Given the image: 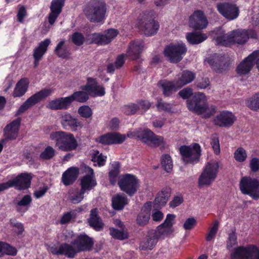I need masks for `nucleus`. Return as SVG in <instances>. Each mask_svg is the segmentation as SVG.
<instances>
[{"label": "nucleus", "mask_w": 259, "mask_h": 259, "mask_svg": "<svg viewBox=\"0 0 259 259\" xmlns=\"http://www.w3.org/2000/svg\"><path fill=\"white\" fill-rule=\"evenodd\" d=\"M109 231L111 236L115 239L123 240L128 237L127 231L125 228H121L120 230H118L114 228H110Z\"/></svg>", "instance_id": "37998d69"}, {"label": "nucleus", "mask_w": 259, "mask_h": 259, "mask_svg": "<svg viewBox=\"0 0 259 259\" xmlns=\"http://www.w3.org/2000/svg\"><path fill=\"white\" fill-rule=\"evenodd\" d=\"M69 97L59 98L50 101L47 105L49 109L54 110L67 109L70 105Z\"/></svg>", "instance_id": "b1692460"}, {"label": "nucleus", "mask_w": 259, "mask_h": 259, "mask_svg": "<svg viewBox=\"0 0 259 259\" xmlns=\"http://www.w3.org/2000/svg\"><path fill=\"white\" fill-rule=\"evenodd\" d=\"M139 109V107L138 105L135 103H131L122 107V112L128 115L135 114Z\"/></svg>", "instance_id": "5fc2aeb1"}, {"label": "nucleus", "mask_w": 259, "mask_h": 259, "mask_svg": "<svg viewBox=\"0 0 259 259\" xmlns=\"http://www.w3.org/2000/svg\"><path fill=\"white\" fill-rule=\"evenodd\" d=\"M207 24V18L200 10L195 11L190 17V26L194 29H203L206 27Z\"/></svg>", "instance_id": "dca6fc26"}, {"label": "nucleus", "mask_w": 259, "mask_h": 259, "mask_svg": "<svg viewBox=\"0 0 259 259\" xmlns=\"http://www.w3.org/2000/svg\"><path fill=\"white\" fill-rule=\"evenodd\" d=\"M215 180L211 176L202 171L198 180V185L199 187L204 186H210Z\"/></svg>", "instance_id": "49530a36"}, {"label": "nucleus", "mask_w": 259, "mask_h": 259, "mask_svg": "<svg viewBox=\"0 0 259 259\" xmlns=\"http://www.w3.org/2000/svg\"><path fill=\"white\" fill-rule=\"evenodd\" d=\"M161 163L164 169L167 172L171 171L173 167L171 158L169 155H163L161 158Z\"/></svg>", "instance_id": "3c124183"}, {"label": "nucleus", "mask_w": 259, "mask_h": 259, "mask_svg": "<svg viewBox=\"0 0 259 259\" xmlns=\"http://www.w3.org/2000/svg\"><path fill=\"white\" fill-rule=\"evenodd\" d=\"M92 160L94 162H97L99 166H103L106 162V156H103L98 151H95L92 154Z\"/></svg>", "instance_id": "6e6d98bb"}, {"label": "nucleus", "mask_w": 259, "mask_h": 259, "mask_svg": "<svg viewBox=\"0 0 259 259\" xmlns=\"http://www.w3.org/2000/svg\"><path fill=\"white\" fill-rule=\"evenodd\" d=\"M219 222H215L213 226L210 229L209 232L206 237V240L207 241H211L214 238L218 230Z\"/></svg>", "instance_id": "69168bd1"}, {"label": "nucleus", "mask_w": 259, "mask_h": 259, "mask_svg": "<svg viewBox=\"0 0 259 259\" xmlns=\"http://www.w3.org/2000/svg\"><path fill=\"white\" fill-rule=\"evenodd\" d=\"M235 120L236 117L232 112L224 111L217 115L214 121L215 124L220 127H229Z\"/></svg>", "instance_id": "aec40b11"}, {"label": "nucleus", "mask_w": 259, "mask_h": 259, "mask_svg": "<svg viewBox=\"0 0 259 259\" xmlns=\"http://www.w3.org/2000/svg\"><path fill=\"white\" fill-rule=\"evenodd\" d=\"M54 53L59 58L62 59H68L71 55L70 50L66 41L64 39H61L56 46Z\"/></svg>", "instance_id": "473e14b6"}, {"label": "nucleus", "mask_w": 259, "mask_h": 259, "mask_svg": "<svg viewBox=\"0 0 259 259\" xmlns=\"http://www.w3.org/2000/svg\"><path fill=\"white\" fill-rule=\"evenodd\" d=\"M76 218V213L74 210L67 211L64 213L60 220L61 225L68 224Z\"/></svg>", "instance_id": "8fccbe9b"}, {"label": "nucleus", "mask_w": 259, "mask_h": 259, "mask_svg": "<svg viewBox=\"0 0 259 259\" xmlns=\"http://www.w3.org/2000/svg\"><path fill=\"white\" fill-rule=\"evenodd\" d=\"M195 78L194 73L189 70H184L178 76L176 81V84L178 87L181 88L184 85L191 82Z\"/></svg>", "instance_id": "c756f323"}, {"label": "nucleus", "mask_w": 259, "mask_h": 259, "mask_svg": "<svg viewBox=\"0 0 259 259\" xmlns=\"http://www.w3.org/2000/svg\"><path fill=\"white\" fill-rule=\"evenodd\" d=\"M89 94L87 91H77L74 92L71 95L68 96L71 103L75 101L79 103H85L89 99Z\"/></svg>", "instance_id": "79ce46f5"}, {"label": "nucleus", "mask_w": 259, "mask_h": 259, "mask_svg": "<svg viewBox=\"0 0 259 259\" xmlns=\"http://www.w3.org/2000/svg\"><path fill=\"white\" fill-rule=\"evenodd\" d=\"M232 259H259L258 249L254 245L239 247L231 254Z\"/></svg>", "instance_id": "f8f14e48"}, {"label": "nucleus", "mask_w": 259, "mask_h": 259, "mask_svg": "<svg viewBox=\"0 0 259 259\" xmlns=\"http://www.w3.org/2000/svg\"><path fill=\"white\" fill-rule=\"evenodd\" d=\"M121 191L130 196L134 195L139 187V180L134 175L125 174L123 175L118 182Z\"/></svg>", "instance_id": "9d476101"}, {"label": "nucleus", "mask_w": 259, "mask_h": 259, "mask_svg": "<svg viewBox=\"0 0 259 259\" xmlns=\"http://www.w3.org/2000/svg\"><path fill=\"white\" fill-rule=\"evenodd\" d=\"M53 92V90L45 89L34 94L19 107L17 112V114H21L27 109L38 103L40 100L50 95Z\"/></svg>", "instance_id": "9b49d317"}, {"label": "nucleus", "mask_w": 259, "mask_h": 259, "mask_svg": "<svg viewBox=\"0 0 259 259\" xmlns=\"http://www.w3.org/2000/svg\"><path fill=\"white\" fill-rule=\"evenodd\" d=\"M187 51L185 44L179 41L167 46L164 49V54L170 63H177L183 59Z\"/></svg>", "instance_id": "423d86ee"}, {"label": "nucleus", "mask_w": 259, "mask_h": 259, "mask_svg": "<svg viewBox=\"0 0 259 259\" xmlns=\"http://www.w3.org/2000/svg\"><path fill=\"white\" fill-rule=\"evenodd\" d=\"M89 224L96 231L102 230L104 224L100 217L98 215V211L97 208L91 210L90 216L88 219Z\"/></svg>", "instance_id": "bb28decb"}, {"label": "nucleus", "mask_w": 259, "mask_h": 259, "mask_svg": "<svg viewBox=\"0 0 259 259\" xmlns=\"http://www.w3.org/2000/svg\"><path fill=\"white\" fill-rule=\"evenodd\" d=\"M128 137L134 138L137 137L140 139L142 142L148 145L152 136H153V133L149 129L140 130L133 133H128Z\"/></svg>", "instance_id": "2f4dec72"}, {"label": "nucleus", "mask_w": 259, "mask_h": 259, "mask_svg": "<svg viewBox=\"0 0 259 259\" xmlns=\"http://www.w3.org/2000/svg\"><path fill=\"white\" fill-rule=\"evenodd\" d=\"M217 8L221 15L230 20L235 19L238 16V8L234 4L220 3L217 5Z\"/></svg>", "instance_id": "2eb2a0df"}, {"label": "nucleus", "mask_w": 259, "mask_h": 259, "mask_svg": "<svg viewBox=\"0 0 259 259\" xmlns=\"http://www.w3.org/2000/svg\"><path fill=\"white\" fill-rule=\"evenodd\" d=\"M159 238L153 230L148 232V236L145 240L142 241L140 247L142 250H152L156 245Z\"/></svg>", "instance_id": "7c9ffc66"}, {"label": "nucleus", "mask_w": 259, "mask_h": 259, "mask_svg": "<svg viewBox=\"0 0 259 259\" xmlns=\"http://www.w3.org/2000/svg\"><path fill=\"white\" fill-rule=\"evenodd\" d=\"M93 245L91 238L86 235H80L76 237L74 245L65 242L50 246L48 249L53 255H64L69 258H73L80 251L91 250Z\"/></svg>", "instance_id": "f257e3e1"}, {"label": "nucleus", "mask_w": 259, "mask_h": 259, "mask_svg": "<svg viewBox=\"0 0 259 259\" xmlns=\"http://www.w3.org/2000/svg\"><path fill=\"white\" fill-rule=\"evenodd\" d=\"M65 0H53L50 6L51 12L48 16L49 23L53 25L61 12L64 4Z\"/></svg>", "instance_id": "4be33fe9"}, {"label": "nucleus", "mask_w": 259, "mask_h": 259, "mask_svg": "<svg viewBox=\"0 0 259 259\" xmlns=\"http://www.w3.org/2000/svg\"><path fill=\"white\" fill-rule=\"evenodd\" d=\"M32 201L31 197L29 195H26L17 202L16 208L19 212H25L28 209V207Z\"/></svg>", "instance_id": "a18cd8bd"}, {"label": "nucleus", "mask_w": 259, "mask_h": 259, "mask_svg": "<svg viewBox=\"0 0 259 259\" xmlns=\"http://www.w3.org/2000/svg\"><path fill=\"white\" fill-rule=\"evenodd\" d=\"M84 193L81 189L71 188L68 191V199L73 204L79 203L83 199Z\"/></svg>", "instance_id": "c9c22d12"}, {"label": "nucleus", "mask_w": 259, "mask_h": 259, "mask_svg": "<svg viewBox=\"0 0 259 259\" xmlns=\"http://www.w3.org/2000/svg\"><path fill=\"white\" fill-rule=\"evenodd\" d=\"M3 254H6L9 255L15 256L17 254V250L14 247H13L9 244L5 243L4 244Z\"/></svg>", "instance_id": "0e129e2a"}, {"label": "nucleus", "mask_w": 259, "mask_h": 259, "mask_svg": "<svg viewBox=\"0 0 259 259\" xmlns=\"http://www.w3.org/2000/svg\"><path fill=\"white\" fill-rule=\"evenodd\" d=\"M106 4L101 0H92L84 8L83 13L93 22H100L105 18L106 13Z\"/></svg>", "instance_id": "39448f33"}, {"label": "nucleus", "mask_w": 259, "mask_h": 259, "mask_svg": "<svg viewBox=\"0 0 259 259\" xmlns=\"http://www.w3.org/2000/svg\"><path fill=\"white\" fill-rule=\"evenodd\" d=\"M127 137V135L118 133H110L111 144H121L126 140Z\"/></svg>", "instance_id": "603ef678"}, {"label": "nucleus", "mask_w": 259, "mask_h": 259, "mask_svg": "<svg viewBox=\"0 0 259 259\" xmlns=\"http://www.w3.org/2000/svg\"><path fill=\"white\" fill-rule=\"evenodd\" d=\"M29 84V80L27 78H22L16 83L13 92L14 98L23 96L27 91Z\"/></svg>", "instance_id": "cd10ccee"}, {"label": "nucleus", "mask_w": 259, "mask_h": 259, "mask_svg": "<svg viewBox=\"0 0 259 259\" xmlns=\"http://www.w3.org/2000/svg\"><path fill=\"white\" fill-rule=\"evenodd\" d=\"M234 158L237 161H244L247 158L246 151L242 147L238 148L234 152Z\"/></svg>", "instance_id": "680f3d73"}, {"label": "nucleus", "mask_w": 259, "mask_h": 259, "mask_svg": "<svg viewBox=\"0 0 259 259\" xmlns=\"http://www.w3.org/2000/svg\"><path fill=\"white\" fill-rule=\"evenodd\" d=\"M50 139L55 142V146L59 150L69 152L75 150L78 144L73 134L62 131L52 132Z\"/></svg>", "instance_id": "f03ea898"}, {"label": "nucleus", "mask_w": 259, "mask_h": 259, "mask_svg": "<svg viewBox=\"0 0 259 259\" xmlns=\"http://www.w3.org/2000/svg\"><path fill=\"white\" fill-rule=\"evenodd\" d=\"M78 113L83 118H89L92 116L93 111L89 106L83 105L79 107Z\"/></svg>", "instance_id": "bf43d9fd"}, {"label": "nucleus", "mask_w": 259, "mask_h": 259, "mask_svg": "<svg viewBox=\"0 0 259 259\" xmlns=\"http://www.w3.org/2000/svg\"><path fill=\"white\" fill-rule=\"evenodd\" d=\"M196 225V221L194 218L187 219L183 224V228L185 230H192Z\"/></svg>", "instance_id": "774afa93"}, {"label": "nucleus", "mask_w": 259, "mask_h": 259, "mask_svg": "<svg viewBox=\"0 0 259 259\" xmlns=\"http://www.w3.org/2000/svg\"><path fill=\"white\" fill-rule=\"evenodd\" d=\"M248 107L253 110L259 109V93L255 94L247 101Z\"/></svg>", "instance_id": "4d7b16f0"}, {"label": "nucleus", "mask_w": 259, "mask_h": 259, "mask_svg": "<svg viewBox=\"0 0 259 259\" xmlns=\"http://www.w3.org/2000/svg\"><path fill=\"white\" fill-rule=\"evenodd\" d=\"M136 26L148 36L156 34L159 28L158 23L154 19L153 11H145L141 13L137 18Z\"/></svg>", "instance_id": "7ed1b4c3"}, {"label": "nucleus", "mask_w": 259, "mask_h": 259, "mask_svg": "<svg viewBox=\"0 0 259 259\" xmlns=\"http://www.w3.org/2000/svg\"><path fill=\"white\" fill-rule=\"evenodd\" d=\"M72 40L75 45L79 46L83 43L84 38L82 34L75 32L72 35Z\"/></svg>", "instance_id": "338daca9"}, {"label": "nucleus", "mask_w": 259, "mask_h": 259, "mask_svg": "<svg viewBox=\"0 0 259 259\" xmlns=\"http://www.w3.org/2000/svg\"><path fill=\"white\" fill-rule=\"evenodd\" d=\"M182 159L185 163L194 164L199 161L201 155V147L197 143L189 146H182L179 149Z\"/></svg>", "instance_id": "1a4fd4ad"}, {"label": "nucleus", "mask_w": 259, "mask_h": 259, "mask_svg": "<svg viewBox=\"0 0 259 259\" xmlns=\"http://www.w3.org/2000/svg\"><path fill=\"white\" fill-rule=\"evenodd\" d=\"M170 192L168 188L163 189L158 192L154 200L155 204L159 207L163 206L170 197Z\"/></svg>", "instance_id": "4c0bfd02"}, {"label": "nucleus", "mask_w": 259, "mask_h": 259, "mask_svg": "<svg viewBox=\"0 0 259 259\" xmlns=\"http://www.w3.org/2000/svg\"><path fill=\"white\" fill-rule=\"evenodd\" d=\"M157 108L159 111L170 112L171 109V105L159 99L157 102Z\"/></svg>", "instance_id": "e2e57ef3"}, {"label": "nucleus", "mask_w": 259, "mask_h": 259, "mask_svg": "<svg viewBox=\"0 0 259 259\" xmlns=\"http://www.w3.org/2000/svg\"><path fill=\"white\" fill-rule=\"evenodd\" d=\"M113 168L109 171V176L110 181L112 184H114L116 182V178L119 174V163L115 162L112 164Z\"/></svg>", "instance_id": "052dcab7"}, {"label": "nucleus", "mask_w": 259, "mask_h": 259, "mask_svg": "<svg viewBox=\"0 0 259 259\" xmlns=\"http://www.w3.org/2000/svg\"><path fill=\"white\" fill-rule=\"evenodd\" d=\"M219 165L218 162L211 161L207 163L203 171L216 179L219 172Z\"/></svg>", "instance_id": "c03bdc74"}, {"label": "nucleus", "mask_w": 259, "mask_h": 259, "mask_svg": "<svg viewBox=\"0 0 259 259\" xmlns=\"http://www.w3.org/2000/svg\"><path fill=\"white\" fill-rule=\"evenodd\" d=\"M224 57L217 54H214L212 57L207 59L206 61L211 68L217 72H221L226 68V65L224 63Z\"/></svg>", "instance_id": "393cba45"}, {"label": "nucleus", "mask_w": 259, "mask_h": 259, "mask_svg": "<svg viewBox=\"0 0 259 259\" xmlns=\"http://www.w3.org/2000/svg\"><path fill=\"white\" fill-rule=\"evenodd\" d=\"M56 154L55 150L51 146H47L40 153V158L44 160H50L52 159Z\"/></svg>", "instance_id": "864d4df0"}, {"label": "nucleus", "mask_w": 259, "mask_h": 259, "mask_svg": "<svg viewBox=\"0 0 259 259\" xmlns=\"http://www.w3.org/2000/svg\"><path fill=\"white\" fill-rule=\"evenodd\" d=\"M153 231L155 233L159 239H164L171 234L173 232V229L161 224Z\"/></svg>", "instance_id": "a19ab883"}, {"label": "nucleus", "mask_w": 259, "mask_h": 259, "mask_svg": "<svg viewBox=\"0 0 259 259\" xmlns=\"http://www.w3.org/2000/svg\"><path fill=\"white\" fill-rule=\"evenodd\" d=\"M51 42L50 39H45L40 42L38 45L34 49L33 57L34 58V66L35 67L38 66L39 61L42 59L44 55L47 52Z\"/></svg>", "instance_id": "6ab92c4d"}, {"label": "nucleus", "mask_w": 259, "mask_h": 259, "mask_svg": "<svg viewBox=\"0 0 259 259\" xmlns=\"http://www.w3.org/2000/svg\"><path fill=\"white\" fill-rule=\"evenodd\" d=\"M158 85L162 88L165 96H169L180 89L176 84V80L174 81H160L158 82Z\"/></svg>", "instance_id": "72a5a7b5"}, {"label": "nucleus", "mask_w": 259, "mask_h": 259, "mask_svg": "<svg viewBox=\"0 0 259 259\" xmlns=\"http://www.w3.org/2000/svg\"><path fill=\"white\" fill-rule=\"evenodd\" d=\"M144 43L142 40H137L131 42L128 47L126 55L132 60H136L140 58L143 50Z\"/></svg>", "instance_id": "412c9836"}, {"label": "nucleus", "mask_w": 259, "mask_h": 259, "mask_svg": "<svg viewBox=\"0 0 259 259\" xmlns=\"http://www.w3.org/2000/svg\"><path fill=\"white\" fill-rule=\"evenodd\" d=\"M20 122V119L17 118L6 126L4 130L6 139L14 140L17 137Z\"/></svg>", "instance_id": "5701e85b"}, {"label": "nucleus", "mask_w": 259, "mask_h": 259, "mask_svg": "<svg viewBox=\"0 0 259 259\" xmlns=\"http://www.w3.org/2000/svg\"><path fill=\"white\" fill-rule=\"evenodd\" d=\"M85 171L88 174L80 179L81 189L85 193L91 190L97 185L93 169L90 167H85Z\"/></svg>", "instance_id": "a211bd4d"}, {"label": "nucleus", "mask_w": 259, "mask_h": 259, "mask_svg": "<svg viewBox=\"0 0 259 259\" xmlns=\"http://www.w3.org/2000/svg\"><path fill=\"white\" fill-rule=\"evenodd\" d=\"M60 119L62 127L66 130L76 132L83 126L82 123L80 121L67 112L61 114Z\"/></svg>", "instance_id": "ddd939ff"}, {"label": "nucleus", "mask_w": 259, "mask_h": 259, "mask_svg": "<svg viewBox=\"0 0 259 259\" xmlns=\"http://www.w3.org/2000/svg\"><path fill=\"white\" fill-rule=\"evenodd\" d=\"M78 175V168L74 167H70L63 174L62 182L65 186L70 185L75 182Z\"/></svg>", "instance_id": "c85d7f7f"}, {"label": "nucleus", "mask_w": 259, "mask_h": 259, "mask_svg": "<svg viewBox=\"0 0 259 259\" xmlns=\"http://www.w3.org/2000/svg\"><path fill=\"white\" fill-rule=\"evenodd\" d=\"M232 44L243 45L249 39L248 31L245 29H238L232 31Z\"/></svg>", "instance_id": "a878e982"}, {"label": "nucleus", "mask_w": 259, "mask_h": 259, "mask_svg": "<svg viewBox=\"0 0 259 259\" xmlns=\"http://www.w3.org/2000/svg\"><path fill=\"white\" fill-rule=\"evenodd\" d=\"M81 89L87 91L93 97L102 96L105 94L104 88L99 85L96 79L91 77L87 79V84Z\"/></svg>", "instance_id": "f3484780"}, {"label": "nucleus", "mask_w": 259, "mask_h": 259, "mask_svg": "<svg viewBox=\"0 0 259 259\" xmlns=\"http://www.w3.org/2000/svg\"><path fill=\"white\" fill-rule=\"evenodd\" d=\"M259 57V51H254L245 58L236 68L237 74L243 75L248 74L255 63V60Z\"/></svg>", "instance_id": "4468645a"}, {"label": "nucleus", "mask_w": 259, "mask_h": 259, "mask_svg": "<svg viewBox=\"0 0 259 259\" xmlns=\"http://www.w3.org/2000/svg\"><path fill=\"white\" fill-rule=\"evenodd\" d=\"M165 145L164 138L162 136H158L153 133V136L148 144V146L153 147H164Z\"/></svg>", "instance_id": "09e8293b"}, {"label": "nucleus", "mask_w": 259, "mask_h": 259, "mask_svg": "<svg viewBox=\"0 0 259 259\" xmlns=\"http://www.w3.org/2000/svg\"><path fill=\"white\" fill-rule=\"evenodd\" d=\"M91 38L93 42L99 45H106L110 42H104L107 40L106 39L109 38V35L106 31H105L104 34H102L100 33H94L92 34Z\"/></svg>", "instance_id": "de8ad7c7"}, {"label": "nucleus", "mask_w": 259, "mask_h": 259, "mask_svg": "<svg viewBox=\"0 0 259 259\" xmlns=\"http://www.w3.org/2000/svg\"><path fill=\"white\" fill-rule=\"evenodd\" d=\"M112 204L114 209L121 210L127 204V199L124 195L118 194L112 197Z\"/></svg>", "instance_id": "58836bf2"}, {"label": "nucleus", "mask_w": 259, "mask_h": 259, "mask_svg": "<svg viewBox=\"0 0 259 259\" xmlns=\"http://www.w3.org/2000/svg\"><path fill=\"white\" fill-rule=\"evenodd\" d=\"M150 219V210L147 208H142L137 218V224L144 226L147 225Z\"/></svg>", "instance_id": "ea45409f"}, {"label": "nucleus", "mask_w": 259, "mask_h": 259, "mask_svg": "<svg viewBox=\"0 0 259 259\" xmlns=\"http://www.w3.org/2000/svg\"><path fill=\"white\" fill-rule=\"evenodd\" d=\"M31 179L30 175L22 173L11 180L0 184V192L13 187L20 190L27 189L30 186Z\"/></svg>", "instance_id": "6e6552de"}, {"label": "nucleus", "mask_w": 259, "mask_h": 259, "mask_svg": "<svg viewBox=\"0 0 259 259\" xmlns=\"http://www.w3.org/2000/svg\"><path fill=\"white\" fill-rule=\"evenodd\" d=\"M239 188L242 194L248 195L254 200L259 198V179L243 177L240 181Z\"/></svg>", "instance_id": "0eeeda50"}, {"label": "nucleus", "mask_w": 259, "mask_h": 259, "mask_svg": "<svg viewBox=\"0 0 259 259\" xmlns=\"http://www.w3.org/2000/svg\"><path fill=\"white\" fill-rule=\"evenodd\" d=\"M205 34L199 32H191L187 33L186 38L188 42L191 45L199 44L207 38Z\"/></svg>", "instance_id": "e433bc0d"}, {"label": "nucleus", "mask_w": 259, "mask_h": 259, "mask_svg": "<svg viewBox=\"0 0 259 259\" xmlns=\"http://www.w3.org/2000/svg\"><path fill=\"white\" fill-rule=\"evenodd\" d=\"M76 237L72 231L66 230L63 233L62 240L67 243L70 242L69 245H74Z\"/></svg>", "instance_id": "13d9d810"}, {"label": "nucleus", "mask_w": 259, "mask_h": 259, "mask_svg": "<svg viewBox=\"0 0 259 259\" xmlns=\"http://www.w3.org/2000/svg\"><path fill=\"white\" fill-rule=\"evenodd\" d=\"M215 42L217 45L227 46L232 44V31L225 33L222 29H219L217 33Z\"/></svg>", "instance_id": "f704fd0d"}, {"label": "nucleus", "mask_w": 259, "mask_h": 259, "mask_svg": "<svg viewBox=\"0 0 259 259\" xmlns=\"http://www.w3.org/2000/svg\"><path fill=\"white\" fill-rule=\"evenodd\" d=\"M206 98L203 93L198 92L191 100L187 101L188 109L194 113L201 115L203 117L208 118L215 112L213 107H208L206 103Z\"/></svg>", "instance_id": "20e7f679"}]
</instances>
